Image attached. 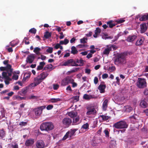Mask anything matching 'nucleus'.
I'll list each match as a JSON object with an SVG mask.
<instances>
[{"mask_svg":"<svg viewBox=\"0 0 148 148\" xmlns=\"http://www.w3.org/2000/svg\"><path fill=\"white\" fill-rule=\"evenodd\" d=\"M147 83L146 80L144 79L139 78L138 81L137 83V86L140 88H143L146 86Z\"/></svg>","mask_w":148,"mask_h":148,"instance_id":"39448f33","label":"nucleus"},{"mask_svg":"<svg viewBox=\"0 0 148 148\" xmlns=\"http://www.w3.org/2000/svg\"><path fill=\"white\" fill-rule=\"evenodd\" d=\"M35 79V78H34V81L35 82L30 84L28 87V88H32L33 87L37 86L40 83L39 81H38V80H36Z\"/></svg>","mask_w":148,"mask_h":148,"instance_id":"a211bd4d","label":"nucleus"},{"mask_svg":"<svg viewBox=\"0 0 148 148\" xmlns=\"http://www.w3.org/2000/svg\"><path fill=\"white\" fill-rule=\"evenodd\" d=\"M5 135V133L4 129H0V139H2Z\"/></svg>","mask_w":148,"mask_h":148,"instance_id":"cd10ccee","label":"nucleus"},{"mask_svg":"<svg viewBox=\"0 0 148 148\" xmlns=\"http://www.w3.org/2000/svg\"><path fill=\"white\" fill-rule=\"evenodd\" d=\"M21 93L23 94H25L27 92V89H23L21 91Z\"/></svg>","mask_w":148,"mask_h":148,"instance_id":"5fc2aeb1","label":"nucleus"},{"mask_svg":"<svg viewBox=\"0 0 148 148\" xmlns=\"http://www.w3.org/2000/svg\"><path fill=\"white\" fill-rule=\"evenodd\" d=\"M94 83L95 84H96L98 82V78L97 77H95L94 80Z\"/></svg>","mask_w":148,"mask_h":148,"instance_id":"052dcab7","label":"nucleus"},{"mask_svg":"<svg viewBox=\"0 0 148 148\" xmlns=\"http://www.w3.org/2000/svg\"><path fill=\"white\" fill-rule=\"evenodd\" d=\"M91 70L90 69H85V73L88 74H90V73Z\"/></svg>","mask_w":148,"mask_h":148,"instance_id":"bf43d9fd","label":"nucleus"},{"mask_svg":"<svg viewBox=\"0 0 148 148\" xmlns=\"http://www.w3.org/2000/svg\"><path fill=\"white\" fill-rule=\"evenodd\" d=\"M71 84H72V87L73 88L76 87L77 86V84L74 82V81L72 83H71Z\"/></svg>","mask_w":148,"mask_h":148,"instance_id":"e2e57ef3","label":"nucleus"},{"mask_svg":"<svg viewBox=\"0 0 148 148\" xmlns=\"http://www.w3.org/2000/svg\"><path fill=\"white\" fill-rule=\"evenodd\" d=\"M72 122V120L68 117L64 118L62 120L63 125L66 127H68L71 125Z\"/></svg>","mask_w":148,"mask_h":148,"instance_id":"6e6552de","label":"nucleus"},{"mask_svg":"<svg viewBox=\"0 0 148 148\" xmlns=\"http://www.w3.org/2000/svg\"><path fill=\"white\" fill-rule=\"evenodd\" d=\"M79 47L80 48H87L88 47V45H84V44H80L79 45H78Z\"/></svg>","mask_w":148,"mask_h":148,"instance_id":"a18cd8bd","label":"nucleus"},{"mask_svg":"<svg viewBox=\"0 0 148 148\" xmlns=\"http://www.w3.org/2000/svg\"><path fill=\"white\" fill-rule=\"evenodd\" d=\"M34 139H31L26 140L25 143V145L27 147L31 146L34 143Z\"/></svg>","mask_w":148,"mask_h":148,"instance_id":"dca6fc26","label":"nucleus"},{"mask_svg":"<svg viewBox=\"0 0 148 148\" xmlns=\"http://www.w3.org/2000/svg\"><path fill=\"white\" fill-rule=\"evenodd\" d=\"M84 61L82 59H76V61L75 60V66H82L84 65Z\"/></svg>","mask_w":148,"mask_h":148,"instance_id":"f8f14e48","label":"nucleus"},{"mask_svg":"<svg viewBox=\"0 0 148 148\" xmlns=\"http://www.w3.org/2000/svg\"><path fill=\"white\" fill-rule=\"evenodd\" d=\"M59 87V86L58 84H54L53 85V89L54 90H56L58 89Z\"/></svg>","mask_w":148,"mask_h":148,"instance_id":"603ef678","label":"nucleus"},{"mask_svg":"<svg viewBox=\"0 0 148 148\" xmlns=\"http://www.w3.org/2000/svg\"><path fill=\"white\" fill-rule=\"evenodd\" d=\"M104 133L106 135V137H108L109 136V133L108 131V130H107L105 129L104 131Z\"/></svg>","mask_w":148,"mask_h":148,"instance_id":"49530a36","label":"nucleus"},{"mask_svg":"<svg viewBox=\"0 0 148 148\" xmlns=\"http://www.w3.org/2000/svg\"><path fill=\"white\" fill-rule=\"evenodd\" d=\"M139 20L140 21H144L147 20L145 15H143L140 16Z\"/></svg>","mask_w":148,"mask_h":148,"instance_id":"c9c22d12","label":"nucleus"},{"mask_svg":"<svg viewBox=\"0 0 148 148\" xmlns=\"http://www.w3.org/2000/svg\"><path fill=\"white\" fill-rule=\"evenodd\" d=\"M114 46L113 45H111L110 46V47L106 48L103 52V54L108 55L110 53V52L112 50V48Z\"/></svg>","mask_w":148,"mask_h":148,"instance_id":"f3484780","label":"nucleus"},{"mask_svg":"<svg viewBox=\"0 0 148 148\" xmlns=\"http://www.w3.org/2000/svg\"><path fill=\"white\" fill-rule=\"evenodd\" d=\"M141 33H143L146 32L147 29V27L146 23L141 24L140 25Z\"/></svg>","mask_w":148,"mask_h":148,"instance_id":"4468645a","label":"nucleus"},{"mask_svg":"<svg viewBox=\"0 0 148 148\" xmlns=\"http://www.w3.org/2000/svg\"><path fill=\"white\" fill-rule=\"evenodd\" d=\"M77 130V129L71 130L70 131H68L66 133L63 138L61 140H60L58 142L60 143L62 140H66L69 137L70 138L73 135H74L75 133Z\"/></svg>","mask_w":148,"mask_h":148,"instance_id":"20e7f679","label":"nucleus"},{"mask_svg":"<svg viewBox=\"0 0 148 148\" xmlns=\"http://www.w3.org/2000/svg\"><path fill=\"white\" fill-rule=\"evenodd\" d=\"M36 30L34 28H32L30 29L29 32L31 33L35 34L36 33Z\"/></svg>","mask_w":148,"mask_h":148,"instance_id":"a19ab883","label":"nucleus"},{"mask_svg":"<svg viewBox=\"0 0 148 148\" xmlns=\"http://www.w3.org/2000/svg\"><path fill=\"white\" fill-rule=\"evenodd\" d=\"M6 71L7 72H9V70H11V69H13L12 68V66L10 64H7L6 66L5 67Z\"/></svg>","mask_w":148,"mask_h":148,"instance_id":"58836bf2","label":"nucleus"},{"mask_svg":"<svg viewBox=\"0 0 148 148\" xmlns=\"http://www.w3.org/2000/svg\"><path fill=\"white\" fill-rule=\"evenodd\" d=\"M79 96L77 95L73 97V98L75 100H76L77 101H79Z\"/></svg>","mask_w":148,"mask_h":148,"instance_id":"4d7b16f0","label":"nucleus"},{"mask_svg":"<svg viewBox=\"0 0 148 148\" xmlns=\"http://www.w3.org/2000/svg\"><path fill=\"white\" fill-rule=\"evenodd\" d=\"M54 127L53 123L51 122H46L42 123L40 126L41 131H48L53 130Z\"/></svg>","mask_w":148,"mask_h":148,"instance_id":"f03ea898","label":"nucleus"},{"mask_svg":"<svg viewBox=\"0 0 148 148\" xmlns=\"http://www.w3.org/2000/svg\"><path fill=\"white\" fill-rule=\"evenodd\" d=\"M31 73L30 72H27L24 74V78L23 79V81L25 82L26 80L29 78L30 77Z\"/></svg>","mask_w":148,"mask_h":148,"instance_id":"aec40b11","label":"nucleus"},{"mask_svg":"<svg viewBox=\"0 0 148 148\" xmlns=\"http://www.w3.org/2000/svg\"><path fill=\"white\" fill-rule=\"evenodd\" d=\"M53 48L52 47H49L46 50V51L49 53H51L53 52Z\"/></svg>","mask_w":148,"mask_h":148,"instance_id":"79ce46f5","label":"nucleus"},{"mask_svg":"<svg viewBox=\"0 0 148 148\" xmlns=\"http://www.w3.org/2000/svg\"><path fill=\"white\" fill-rule=\"evenodd\" d=\"M79 117L78 116H77L75 119H73V123H74L73 125H76L77 124V123L79 121Z\"/></svg>","mask_w":148,"mask_h":148,"instance_id":"e433bc0d","label":"nucleus"},{"mask_svg":"<svg viewBox=\"0 0 148 148\" xmlns=\"http://www.w3.org/2000/svg\"><path fill=\"white\" fill-rule=\"evenodd\" d=\"M83 97L84 99L87 100H89L90 99L93 98L92 96L91 95H88L87 94H84Z\"/></svg>","mask_w":148,"mask_h":148,"instance_id":"2f4dec72","label":"nucleus"},{"mask_svg":"<svg viewBox=\"0 0 148 148\" xmlns=\"http://www.w3.org/2000/svg\"><path fill=\"white\" fill-rule=\"evenodd\" d=\"M87 110L86 113L87 115H95L97 112L95 109L91 107H87Z\"/></svg>","mask_w":148,"mask_h":148,"instance_id":"9d476101","label":"nucleus"},{"mask_svg":"<svg viewBox=\"0 0 148 148\" xmlns=\"http://www.w3.org/2000/svg\"><path fill=\"white\" fill-rule=\"evenodd\" d=\"M144 93L145 95H148V88L145 89L144 92Z\"/></svg>","mask_w":148,"mask_h":148,"instance_id":"69168bd1","label":"nucleus"},{"mask_svg":"<svg viewBox=\"0 0 148 148\" xmlns=\"http://www.w3.org/2000/svg\"><path fill=\"white\" fill-rule=\"evenodd\" d=\"M137 36L136 35L131 36H128L127 39V40L128 42H131L134 41L136 38Z\"/></svg>","mask_w":148,"mask_h":148,"instance_id":"4be33fe9","label":"nucleus"},{"mask_svg":"<svg viewBox=\"0 0 148 148\" xmlns=\"http://www.w3.org/2000/svg\"><path fill=\"white\" fill-rule=\"evenodd\" d=\"M128 125L126 122L121 121L115 123L113 125V127L116 129H123L127 128Z\"/></svg>","mask_w":148,"mask_h":148,"instance_id":"7ed1b4c3","label":"nucleus"},{"mask_svg":"<svg viewBox=\"0 0 148 148\" xmlns=\"http://www.w3.org/2000/svg\"><path fill=\"white\" fill-rule=\"evenodd\" d=\"M51 36V33L47 31L44 33V37L46 39H48L50 38Z\"/></svg>","mask_w":148,"mask_h":148,"instance_id":"bb28decb","label":"nucleus"},{"mask_svg":"<svg viewBox=\"0 0 148 148\" xmlns=\"http://www.w3.org/2000/svg\"><path fill=\"white\" fill-rule=\"evenodd\" d=\"M144 40V38H140L136 41V45L137 46H140L142 45L143 44Z\"/></svg>","mask_w":148,"mask_h":148,"instance_id":"5701e85b","label":"nucleus"},{"mask_svg":"<svg viewBox=\"0 0 148 148\" xmlns=\"http://www.w3.org/2000/svg\"><path fill=\"white\" fill-rule=\"evenodd\" d=\"M35 59L34 54H30L28 56L26 59V61L27 63L29 64L32 63Z\"/></svg>","mask_w":148,"mask_h":148,"instance_id":"ddd939ff","label":"nucleus"},{"mask_svg":"<svg viewBox=\"0 0 148 148\" xmlns=\"http://www.w3.org/2000/svg\"><path fill=\"white\" fill-rule=\"evenodd\" d=\"M89 128V124L88 123H86L85 124H84L82 125V128L85 129H88Z\"/></svg>","mask_w":148,"mask_h":148,"instance_id":"ea45409f","label":"nucleus"},{"mask_svg":"<svg viewBox=\"0 0 148 148\" xmlns=\"http://www.w3.org/2000/svg\"><path fill=\"white\" fill-rule=\"evenodd\" d=\"M126 109L127 112H129L132 110V108L130 106H127L126 107Z\"/></svg>","mask_w":148,"mask_h":148,"instance_id":"37998d69","label":"nucleus"},{"mask_svg":"<svg viewBox=\"0 0 148 148\" xmlns=\"http://www.w3.org/2000/svg\"><path fill=\"white\" fill-rule=\"evenodd\" d=\"M61 99L60 98H51L49 100V101L52 103H56L58 101H60Z\"/></svg>","mask_w":148,"mask_h":148,"instance_id":"7c9ffc66","label":"nucleus"},{"mask_svg":"<svg viewBox=\"0 0 148 148\" xmlns=\"http://www.w3.org/2000/svg\"><path fill=\"white\" fill-rule=\"evenodd\" d=\"M62 65L65 66H75V60L72 59L68 60L63 63Z\"/></svg>","mask_w":148,"mask_h":148,"instance_id":"0eeeda50","label":"nucleus"},{"mask_svg":"<svg viewBox=\"0 0 148 148\" xmlns=\"http://www.w3.org/2000/svg\"><path fill=\"white\" fill-rule=\"evenodd\" d=\"M53 107V106L51 105H49L47 107V109L48 110H49L52 109Z\"/></svg>","mask_w":148,"mask_h":148,"instance_id":"8fccbe9b","label":"nucleus"},{"mask_svg":"<svg viewBox=\"0 0 148 148\" xmlns=\"http://www.w3.org/2000/svg\"><path fill=\"white\" fill-rule=\"evenodd\" d=\"M101 31L100 28L99 27L97 28L95 31V34L93 36L94 37L96 38L97 37V35L100 33Z\"/></svg>","mask_w":148,"mask_h":148,"instance_id":"b1692460","label":"nucleus"},{"mask_svg":"<svg viewBox=\"0 0 148 148\" xmlns=\"http://www.w3.org/2000/svg\"><path fill=\"white\" fill-rule=\"evenodd\" d=\"M41 50L38 47L35 48L34 50V52L37 55H39V51Z\"/></svg>","mask_w":148,"mask_h":148,"instance_id":"f704fd0d","label":"nucleus"},{"mask_svg":"<svg viewBox=\"0 0 148 148\" xmlns=\"http://www.w3.org/2000/svg\"><path fill=\"white\" fill-rule=\"evenodd\" d=\"M27 122L22 121L20 123L19 125L21 126H25L27 125Z\"/></svg>","mask_w":148,"mask_h":148,"instance_id":"09e8293b","label":"nucleus"},{"mask_svg":"<svg viewBox=\"0 0 148 148\" xmlns=\"http://www.w3.org/2000/svg\"><path fill=\"white\" fill-rule=\"evenodd\" d=\"M108 77V75L107 74L105 73L102 75V78L103 79H105L107 78Z\"/></svg>","mask_w":148,"mask_h":148,"instance_id":"13d9d810","label":"nucleus"},{"mask_svg":"<svg viewBox=\"0 0 148 148\" xmlns=\"http://www.w3.org/2000/svg\"><path fill=\"white\" fill-rule=\"evenodd\" d=\"M36 146L38 148H43L45 146L44 141L42 140H38L36 142Z\"/></svg>","mask_w":148,"mask_h":148,"instance_id":"2eb2a0df","label":"nucleus"},{"mask_svg":"<svg viewBox=\"0 0 148 148\" xmlns=\"http://www.w3.org/2000/svg\"><path fill=\"white\" fill-rule=\"evenodd\" d=\"M125 20L124 19H118L116 21V22L118 23H121L125 22Z\"/></svg>","mask_w":148,"mask_h":148,"instance_id":"de8ad7c7","label":"nucleus"},{"mask_svg":"<svg viewBox=\"0 0 148 148\" xmlns=\"http://www.w3.org/2000/svg\"><path fill=\"white\" fill-rule=\"evenodd\" d=\"M87 40V38L84 37L80 39V42L81 43L85 44L87 42L86 41Z\"/></svg>","mask_w":148,"mask_h":148,"instance_id":"4c0bfd02","label":"nucleus"},{"mask_svg":"<svg viewBox=\"0 0 148 148\" xmlns=\"http://www.w3.org/2000/svg\"><path fill=\"white\" fill-rule=\"evenodd\" d=\"M48 75L47 72H43L35 77L36 80H38L41 83L42 81L45 79Z\"/></svg>","mask_w":148,"mask_h":148,"instance_id":"1a4fd4ad","label":"nucleus"},{"mask_svg":"<svg viewBox=\"0 0 148 148\" xmlns=\"http://www.w3.org/2000/svg\"><path fill=\"white\" fill-rule=\"evenodd\" d=\"M112 20L107 22V24L109 26V27L110 28H112L114 26H115L116 25L115 23H112Z\"/></svg>","mask_w":148,"mask_h":148,"instance_id":"72a5a7b5","label":"nucleus"},{"mask_svg":"<svg viewBox=\"0 0 148 148\" xmlns=\"http://www.w3.org/2000/svg\"><path fill=\"white\" fill-rule=\"evenodd\" d=\"M74 81V79L71 77L69 76H67L62 80L61 82V84L62 86H66Z\"/></svg>","mask_w":148,"mask_h":148,"instance_id":"423d86ee","label":"nucleus"},{"mask_svg":"<svg viewBox=\"0 0 148 148\" xmlns=\"http://www.w3.org/2000/svg\"><path fill=\"white\" fill-rule=\"evenodd\" d=\"M60 34L61 35L60 36L59 38L60 39H62L64 37V36L63 35V33L62 32H61L60 33Z\"/></svg>","mask_w":148,"mask_h":148,"instance_id":"338daca9","label":"nucleus"},{"mask_svg":"<svg viewBox=\"0 0 148 148\" xmlns=\"http://www.w3.org/2000/svg\"><path fill=\"white\" fill-rule=\"evenodd\" d=\"M137 116V115L136 114L132 116H130L129 117V118L131 119V120H132V119L136 120V116Z\"/></svg>","mask_w":148,"mask_h":148,"instance_id":"3c124183","label":"nucleus"},{"mask_svg":"<svg viewBox=\"0 0 148 148\" xmlns=\"http://www.w3.org/2000/svg\"><path fill=\"white\" fill-rule=\"evenodd\" d=\"M108 100L107 99H106L103 101V104L102 108L103 110H105L108 106Z\"/></svg>","mask_w":148,"mask_h":148,"instance_id":"a878e982","label":"nucleus"},{"mask_svg":"<svg viewBox=\"0 0 148 148\" xmlns=\"http://www.w3.org/2000/svg\"><path fill=\"white\" fill-rule=\"evenodd\" d=\"M60 44L59 43H58L54 47V48L56 49H57L59 48L60 47Z\"/></svg>","mask_w":148,"mask_h":148,"instance_id":"774afa93","label":"nucleus"},{"mask_svg":"<svg viewBox=\"0 0 148 148\" xmlns=\"http://www.w3.org/2000/svg\"><path fill=\"white\" fill-rule=\"evenodd\" d=\"M99 118L101 117L103 121H106L108 120L110 118V117L109 116H106L105 115H100Z\"/></svg>","mask_w":148,"mask_h":148,"instance_id":"c756f323","label":"nucleus"},{"mask_svg":"<svg viewBox=\"0 0 148 148\" xmlns=\"http://www.w3.org/2000/svg\"><path fill=\"white\" fill-rule=\"evenodd\" d=\"M13 71V69H11V70H9V72H7L8 73V76H10L12 75V73Z\"/></svg>","mask_w":148,"mask_h":148,"instance_id":"0e129e2a","label":"nucleus"},{"mask_svg":"<svg viewBox=\"0 0 148 148\" xmlns=\"http://www.w3.org/2000/svg\"><path fill=\"white\" fill-rule=\"evenodd\" d=\"M71 53L73 55H75L77 54L78 52V51L76 47L74 46L72 47L71 48Z\"/></svg>","mask_w":148,"mask_h":148,"instance_id":"393cba45","label":"nucleus"},{"mask_svg":"<svg viewBox=\"0 0 148 148\" xmlns=\"http://www.w3.org/2000/svg\"><path fill=\"white\" fill-rule=\"evenodd\" d=\"M18 76L17 75H14L12 77V79H14L16 80H17L18 79Z\"/></svg>","mask_w":148,"mask_h":148,"instance_id":"6e6d98bb","label":"nucleus"},{"mask_svg":"<svg viewBox=\"0 0 148 148\" xmlns=\"http://www.w3.org/2000/svg\"><path fill=\"white\" fill-rule=\"evenodd\" d=\"M109 69L112 71H114L115 70L116 68L114 66H110L109 67Z\"/></svg>","mask_w":148,"mask_h":148,"instance_id":"680f3d73","label":"nucleus"},{"mask_svg":"<svg viewBox=\"0 0 148 148\" xmlns=\"http://www.w3.org/2000/svg\"><path fill=\"white\" fill-rule=\"evenodd\" d=\"M2 78H4L6 80H10V78L7 75V73L5 72H3L2 73Z\"/></svg>","mask_w":148,"mask_h":148,"instance_id":"c85d7f7f","label":"nucleus"},{"mask_svg":"<svg viewBox=\"0 0 148 148\" xmlns=\"http://www.w3.org/2000/svg\"><path fill=\"white\" fill-rule=\"evenodd\" d=\"M29 40V38L25 37L23 40V42H24L26 45H28L29 44V41H27V40Z\"/></svg>","mask_w":148,"mask_h":148,"instance_id":"c03bdc74","label":"nucleus"},{"mask_svg":"<svg viewBox=\"0 0 148 148\" xmlns=\"http://www.w3.org/2000/svg\"><path fill=\"white\" fill-rule=\"evenodd\" d=\"M20 98H21V97L18 95H14L13 97V99L14 100L17 99L20 100Z\"/></svg>","mask_w":148,"mask_h":148,"instance_id":"864d4df0","label":"nucleus"},{"mask_svg":"<svg viewBox=\"0 0 148 148\" xmlns=\"http://www.w3.org/2000/svg\"><path fill=\"white\" fill-rule=\"evenodd\" d=\"M45 106H42L38 107L34 110L35 114L36 116L40 115L42 113V110L45 108Z\"/></svg>","mask_w":148,"mask_h":148,"instance_id":"9b49d317","label":"nucleus"},{"mask_svg":"<svg viewBox=\"0 0 148 148\" xmlns=\"http://www.w3.org/2000/svg\"><path fill=\"white\" fill-rule=\"evenodd\" d=\"M140 105L141 107L145 108L147 106V103L144 100H143L141 101Z\"/></svg>","mask_w":148,"mask_h":148,"instance_id":"473e14b6","label":"nucleus"},{"mask_svg":"<svg viewBox=\"0 0 148 148\" xmlns=\"http://www.w3.org/2000/svg\"><path fill=\"white\" fill-rule=\"evenodd\" d=\"M106 88V86L105 85L101 84L98 86V89L100 91V93H103L105 92V89Z\"/></svg>","mask_w":148,"mask_h":148,"instance_id":"6ab92c4d","label":"nucleus"},{"mask_svg":"<svg viewBox=\"0 0 148 148\" xmlns=\"http://www.w3.org/2000/svg\"><path fill=\"white\" fill-rule=\"evenodd\" d=\"M67 114L71 118H73L77 116V113L76 112L72 111L68 112Z\"/></svg>","mask_w":148,"mask_h":148,"instance_id":"412c9836","label":"nucleus"},{"mask_svg":"<svg viewBox=\"0 0 148 148\" xmlns=\"http://www.w3.org/2000/svg\"><path fill=\"white\" fill-rule=\"evenodd\" d=\"M126 54L124 53H121L118 54L117 57L114 60V63L115 64H123L126 63Z\"/></svg>","mask_w":148,"mask_h":148,"instance_id":"f257e3e1","label":"nucleus"}]
</instances>
